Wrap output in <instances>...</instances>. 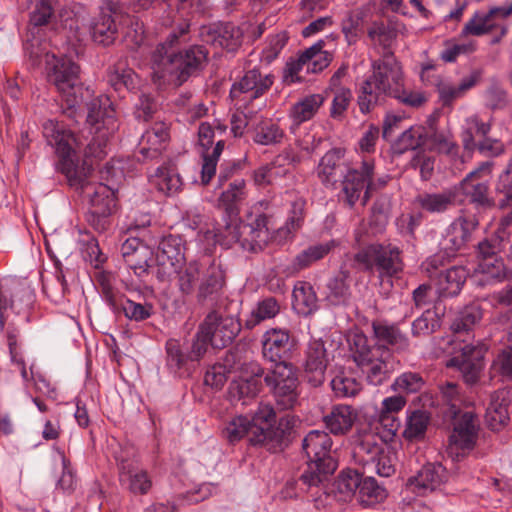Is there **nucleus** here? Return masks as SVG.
<instances>
[{"label": "nucleus", "mask_w": 512, "mask_h": 512, "mask_svg": "<svg viewBox=\"0 0 512 512\" xmlns=\"http://www.w3.org/2000/svg\"><path fill=\"white\" fill-rule=\"evenodd\" d=\"M99 285L103 301L116 317L124 315L130 321L142 322L154 314L152 303H140L129 299L115 288L106 276L100 277Z\"/></svg>", "instance_id": "13"}, {"label": "nucleus", "mask_w": 512, "mask_h": 512, "mask_svg": "<svg viewBox=\"0 0 512 512\" xmlns=\"http://www.w3.org/2000/svg\"><path fill=\"white\" fill-rule=\"evenodd\" d=\"M441 326L440 317L435 310L426 309L411 325V334L414 337H428Z\"/></svg>", "instance_id": "56"}, {"label": "nucleus", "mask_w": 512, "mask_h": 512, "mask_svg": "<svg viewBox=\"0 0 512 512\" xmlns=\"http://www.w3.org/2000/svg\"><path fill=\"white\" fill-rule=\"evenodd\" d=\"M242 29L231 22H216L203 25L199 37L205 44L220 47L228 52H236L243 42Z\"/></svg>", "instance_id": "18"}, {"label": "nucleus", "mask_w": 512, "mask_h": 512, "mask_svg": "<svg viewBox=\"0 0 512 512\" xmlns=\"http://www.w3.org/2000/svg\"><path fill=\"white\" fill-rule=\"evenodd\" d=\"M510 401L511 392L507 389H498L490 394L485 421L491 430H499L508 422V405Z\"/></svg>", "instance_id": "31"}, {"label": "nucleus", "mask_w": 512, "mask_h": 512, "mask_svg": "<svg viewBox=\"0 0 512 512\" xmlns=\"http://www.w3.org/2000/svg\"><path fill=\"white\" fill-rule=\"evenodd\" d=\"M455 194L451 191H443L440 193H421L415 203L428 213H444L454 205Z\"/></svg>", "instance_id": "48"}, {"label": "nucleus", "mask_w": 512, "mask_h": 512, "mask_svg": "<svg viewBox=\"0 0 512 512\" xmlns=\"http://www.w3.org/2000/svg\"><path fill=\"white\" fill-rule=\"evenodd\" d=\"M152 183L157 190L166 196L178 194L183 187V181L173 165H163L152 175Z\"/></svg>", "instance_id": "41"}, {"label": "nucleus", "mask_w": 512, "mask_h": 512, "mask_svg": "<svg viewBox=\"0 0 512 512\" xmlns=\"http://www.w3.org/2000/svg\"><path fill=\"white\" fill-rule=\"evenodd\" d=\"M357 105L363 115H367L382 105L389 97L371 75L367 76L356 88Z\"/></svg>", "instance_id": "35"}, {"label": "nucleus", "mask_w": 512, "mask_h": 512, "mask_svg": "<svg viewBox=\"0 0 512 512\" xmlns=\"http://www.w3.org/2000/svg\"><path fill=\"white\" fill-rule=\"evenodd\" d=\"M342 158L343 155L339 149H332L320 159L317 174L326 187L335 188L336 184L342 179L345 173Z\"/></svg>", "instance_id": "34"}, {"label": "nucleus", "mask_w": 512, "mask_h": 512, "mask_svg": "<svg viewBox=\"0 0 512 512\" xmlns=\"http://www.w3.org/2000/svg\"><path fill=\"white\" fill-rule=\"evenodd\" d=\"M189 33L190 23L181 19L171 28L166 40L159 43L153 51L152 79L158 86L179 87L205 68L209 52L203 45H192L178 50L189 41Z\"/></svg>", "instance_id": "2"}, {"label": "nucleus", "mask_w": 512, "mask_h": 512, "mask_svg": "<svg viewBox=\"0 0 512 512\" xmlns=\"http://www.w3.org/2000/svg\"><path fill=\"white\" fill-rule=\"evenodd\" d=\"M332 445L329 434L321 430H312L303 438L302 451L308 462L299 481L307 488L323 485L336 470L337 462L331 454Z\"/></svg>", "instance_id": "4"}, {"label": "nucleus", "mask_w": 512, "mask_h": 512, "mask_svg": "<svg viewBox=\"0 0 512 512\" xmlns=\"http://www.w3.org/2000/svg\"><path fill=\"white\" fill-rule=\"evenodd\" d=\"M202 322L210 323L212 347L222 349L230 345L241 331V323L235 316H222L218 311H210Z\"/></svg>", "instance_id": "21"}, {"label": "nucleus", "mask_w": 512, "mask_h": 512, "mask_svg": "<svg viewBox=\"0 0 512 512\" xmlns=\"http://www.w3.org/2000/svg\"><path fill=\"white\" fill-rule=\"evenodd\" d=\"M118 29L111 14L101 13L90 26V34L94 42L103 46L112 44L117 36Z\"/></svg>", "instance_id": "47"}, {"label": "nucleus", "mask_w": 512, "mask_h": 512, "mask_svg": "<svg viewBox=\"0 0 512 512\" xmlns=\"http://www.w3.org/2000/svg\"><path fill=\"white\" fill-rule=\"evenodd\" d=\"M373 336L376 345L372 348H381L396 351H406L410 347V341L407 335L401 331L397 323H391L387 320H376L372 322Z\"/></svg>", "instance_id": "25"}, {"label": "nucleus", "mask_w": 512, "mask_h": 512, "mask_svg": "<svg viewBox=\"0 0 512 512\" xmlns=\"http://www.w3.org/2000/svg\"><path fill=\"white\" fill-rule=\"evenodd\" d=\"M453 419L447 454L453 461L465 458L475 447L478 439L479 422L473 411H465Z\"/></svg>", "instance_id": "12"}, {"label": "nucleus", "mask_w": 512, "mask_h": 512, "mask_svg": "<svg viewBox=\"0 0 512 512\" xmlns=\"http://www.w3.org/2000/svg\"><path fill=\"white\" fill-rule=\"evenodd\" d=\"M324 95L320 93L301 97L289 109L288 117L292 121L291 131L296 130L301 124L311 120L323 106Z\"/></svg>", "instance_id": "33"}, {"label": "nucleus", "mask_w": 512, "mask_h": 512, "mask_svg": "<svg viewBox=\"0 0 512 512\" xmlns=\"http://www.w3.org/2000/svg\"><path fill=\"white\" fill-rule=\"evenodd\" d=\"M29 13V33L36 35L47 26L54 17L52 0H27Z\"/></svg>", "instance_id": "45"}, {"label": "nucleus", "mask_w": 512, "mask_h": 512, "mask_svg": "<svg viewBox=\"0 0 512 512\" xmlns=\"http://www.w3.org/2000/svg\"><path fill=\"white\" fill-rule=\"evenodd\" d=\"M107 82L117 92L130 91L136 86V75L130 68L113 67L107 72Z\"/></svg>", "instance_id": "58"}, {"label": "nucleus", "mask_w": 512, "mask_h": 512, "mask_svg": "<svg viewBox=\"0 0 512 512\" xmlns=\"http://www.w3.org/2000/svg\"><path fill=\"white\" fill-rule=\"evenodd\" d=\"M170 138L168 126L161 121L155 122L140 139V153L144 158L155 159L166 148Z\"/></svg>", "instance_id": "30"}, {"label": "nucleus", "mask_w": 512, "mask_h": 512, "mask_svg": "<svg viewBox=\"0 0 512 512\" xmlns=\"http://www.w3.org/2000/svg\"><path fill=\"white\" fill-rule=\"evenodd\" d=\"M260 381L257 378L239 379L230 383L228 388V399L231 403L248 405L260 392Z\"/></svg>", "instance_id": "46"}, {"label": "nucleus", "mask_w": 512, "mask_h": 512, "mask_svg": "<svg viewBox=\"0 0 512 512\" xmlns=\"http://www.w3.org/2000/svg\"><path fill=\"white\" fill-rule=\"evenodd\" d=\"M485 353L486 349L483 345L465 344L448 360L447 367L457 369L467 385H475L485 366Z\"/></svg>", "instance_id": "15"}, {"label": "nucleus", "mask_w": 512, "mask_h": 512, "mask_svg": "<svg viewBox=\"0 0 512 512\" xmlns=\"http://www.w3.org/2000/svg\"><path fill=\"white\" fill-rule=\"evenodd\" d=\"M468 127L461 134L462 144L465 150L473 151L476 148L474 134L483 138L491 131V123L483 122L478 115H472L465 120Z\"/></svg>", "instance_id": "54"}, {"label": "nucleus", "mask_w": 512, "mask_h": 512, "mask_svg": "<svg viewBox=\"0 0 512 512\" xmlns=\"http://www.w3.org/2000/svg\"><path fill=\"white\" fill-rule=\"evenodd\" d=\"M446 480V469L442 464L428 463L407 480V486L418 495H426L438 489Z\"/></svg>", "instance_id": "27"}, {"label": "nucleus", "mask_w": 512, "mask_h": 512, "mask_svg": "<svg viewBox=\"0 0 512 512\" xmlns=\"http://www.w3.org/2000/svg\"><path fill=\"white\" fill-rule=\"evenodd\" d=\"M430 417L426 411L415 410L406 420L403 436L409 441L420 440L424 438Z\"/></svg>", "instance_id": "55"}, {"label": "nucleus", "mask_w": 512, "mask_h": 512, "mask_svg": "<svg viewBox=\"0 0 512 512\" xmlns=\"http://www.w3.org/2000/svg\"><path fill=\"white\" fill-rule=\"evenodd\" d=\"M269 222L270 218L266 214L259 213L249 223L241 222L239 218L226 222L220 233L229 242L239 243L244 250L257 253L262 251L268 243Z\"/></svg>", "instance_id": "9"}, {"label": "nucleus", "mask_w": 512, "mask_h": 512, "mask_svg": "<svg viewBox=\"0 0 512 512\" xmlns=\"http://www.w3.org/2000/svg\"><path fill=\"white\" fill-rule=\"evenodd\" d=\"M50 59L51 62L47 63V68L44 71L45 78L65 100L68 110H73L81 101L80 67L65 56L51 57ZM73 112L71 111V113Z\"/></svg>", "instance_id": "8"}, {"label": "nucleus", "mask_w": 512, "mask_h": 512, "mask_svg": "<svg viewBox=\"0 0 512 512\" xmlns=\"http://www.w3.org/2000/svg\"><path fill=\"white\" fill-rule=\"evenodd\" d=\"M371 69L370 75L389 97L404 87L402 67L393 52H383L381 58L372 61Z\"/></svg>", "instance_id": "16"}, {"label": "nucleus", "mask_w": 512, "mask_h": 512, "mask_svg": "<svg viewBox=\"0 0 512 512\" xmlns=\"http://www.w3.org/2000/svg\"><path fill=\"white\" fill-rule=\"evenodd\" d=\"M224 437L230 442L235 443L241 440L245 435L252 434V427L247 416L239 415L232 418L223 430Z\"/></svg>", "instance_id": "63"}, {"label": "nucleus", "mask_w": 512, "mask_h": 512, "mask_svg": "<svg viewBox=\"0 0 512 512\" xmlns=\"http://www.w3.org/2000/svg\"><path fill=\"white\" fill-rule=\"evenodd\" d=\"M483 317V310L477 303H471L457 312L452 323L451 330L454 333L469 332L480 322Z\"/></svg>", "instance_id": "51"}, {"label": "nucleus", "mask_w": 512, "mask_h": 512, "mask_svg": "<svg viewBox=\"0 0 512 512\" xmlns=\"http://www.w3.org/2000/svg\"><path fill=\"white\" fill-rule=\"evenodd\" d=\"M119 469L120 481L127 484L131 493L145 495L149 492L152 481L146 471L133 468L127 461H122Z\"/></svg>", "instance_id": "43"}, {"label": "nucleus", "mask_w": 512, "mask_h": 512, "mask_svg": "<svg viewBox=\"0 0 512 512\" xmlns=\"http://www.w3.org/2000/svg\"><path fill=\"white\" fill-rule=\"evenodd\" d=\"M176 285L182 296L195 292L199 304H213L224 294L226 271L216 259L190 262L179 274Z\"/></svg>", "instance_id": "3"}, {"label": "nucleus", "mask_w": 512, "mask_h": 512, "mask_svg": "<svg viewBox=\"0 0 512 512\" xmlns=\"http://www.w3.org/2000/svg\"><path fill=\"white\" fill-rule=\"evenodd\" d=\"M328 356L325 343L320 339L311 340L304 351L302 362L303 377L312 387H319L325 381Z\"/></svg>", "instance_id": "19"}, {"label": "nucleus", "mask_w": 512, "mask_h": 512, "mask_svg": "<svg viewBox=\"0 0 512 512\" xmlns=\"http://www.w3.org/2000/svg\"><path fill=\"white\" fill-rule=\"evenodd\" d=\"M495 193L499 196L498 207L505 209L512 204V173L504 170L495 182Z\"/></svg>", "instance_id": "64"}, {"label": "nucleus", "mask_w": 512, "mask_h": 512, "mask_svg": "<svg viewBox=\"0 0 512 512\" xmlns=\"http://www.w3.org/2000/svg\"><path fill=\"white\" fill-rule=\"evenodd\" d=\"M478 226L474 216H459L446 229L441 242L446 255L455 253L466 246Z\"/></svg>", "instance_id": "23"}, {"label": "nucleus", "mask_w": 512, "mask_h": 512, "mask_svg": "<svg viewBox=\"0 0 512 512\" xmlns=\"http://www.w3.org/2000/svg\"><path fill=\"white\" fill-rule=\"evenodd\" d=\"M331 388L338 398L354 397L361 391V384L353 377L344 373L337 374L331 380Z\"/></svg>", "instance_id": "62"}, {"label": "nucleus", "mask_w": 512, "mask_h": 512, "mask_svg": "<svg viewBox=\"0 0 512 512\" xmlns=\"http://www.w3.org/2000/svg\"><path fill=\"white\" fill-rule=\"evenodd\" d=\"M477 50V42L469 40L467 42H457L454 39L444 42V48L440 52V59L445 63H455L459 56L470 55Z\"/></svg>", "instance_id": "59"}, {"label": "nucleus", "mask_w": 512, "mask_h": 512, "mask_svg": "<svg viewBox=\"0 0 512 512\" xmlns=\"http://www.w3.org/2000/svg\"><path fill=\"white\" fill-rule=\"evenodd\" d=\"M166 358L165 365L170 373L175 376L189 375L194 369L188 349L184 348L179 340L169 339L165 344Z\"/></svg>", "instance_id": "32"}, {"label": "nucleus", "mask_w": 512, "mask_h": 512, "mask_svg": "<svg viewBox=\"0 0 512 512\" xmlns=\"http://www.w3.org/2000/svg\"><path fill=\"white\" fill-rule=\"evenodd\" d=\"M50 45L46 41H40L35 35L32 39H28L24 44V52L33 67L44 65V71L47 68V63L51 62V57H57L55 53L50 50Z\"/></svg>", "instance_id": "52"}, {"label": "nucleus", "mask_w": 512, "mask_h": 512, "mask_svg": "<svg viewBox=\"0 0 512 512\" xmlns=\"http://www.w3.org/2000/svg\"><path fill=\"white\" fill-rule=\"evenodd\" d=\"M367 36L374 45H378L383 52H392L391 47L398 36L394 23L374 21L367 30Z\"/></svg>", "instance_id": "49"}, {"label": "nucleus", "mask_w": 512, "mask_h": 512, "mask_svg": "<svg viewBox=\"0 0 512 512\" xmlns=\"http://www.w3.org/2000/svg\"><path fill=\"white\" fill-rule=\"evenodd\" d=\"M274 76L263 74L260 69L253 68L244 73L239 81L232 84L230 96L238 97L240 94H249L250 99H257L264 95L273 85Z\"/></svg>", "instance_id": "26"}, {"label": "nucleus", "mask_w": 512, "mask_h": 512, "mask_svg": "<svg viewBox=\"0 0 512 512\" xmlns=\"http://www.w3.org/2000/svg\"><path fill=\"white\" fill-rule=\"evenodd\" d=\"M252 434L249 443L269 452H280L285 447L287 431L293 426L294 418L284 416L276 425V412L272 404L260 402L249 418Z\"/></svg>", "instance_id": "5"}, {"label": "nucleus", "mask_w": 512, "mask_h": 512, "mask_svg": "<svg viewBox=\"0 0 512 512\" xmlns=\"http://www.w3.org/2000/svg\"><path fill=\"white\" fill-rule=\"evenodd\" d=\"M262 355L265 360L274 363V368L293 365L289 362L294 344L290 331L285 328H270L261 338Z\"/></svg>", "instance_id": "17"}, {"label": "nucleus", "mask_w": 512, "mask_h": 512, "mask_svg": "<svg viewBox=\"0 0 512 512\" xmlns=\"http://www.w3.org/2000/svg\"><path fill=\"white\" fill-rule=\"evenodd\" d=\"M428 133L423 126H410L393 142L391 148L394 154L402 155L414 151L426 144Z\"/></svg>", "instance_id": "44"}, {"label": "nucleus", "mask_w": 512, "mask_h": 512, "mask_svg": "<svg viewBox=\"0 0 512 512\" xmlns=\"http://www.w3.org/2000/svg\"><path fill=\"white\" fill-rule=\"evenodd\" d=\"M458 190L476 207H491L493 205V200L489 197L487 179L473 178V173H468L460 181Z\"/></svg>", "instance_id": "36"}, {"label": "nucleus", "mask_w": 512, "mask_h": 512, "mask_svg": "<svg viewBox=\"0 0 512 512\" xmlns=\"http://www.w3.org/2000/svg\"><path fill=\"white\" fill-rule=\"evenodd\" d=\"M468 271L463 266H452L441 272L436 279L437 293L439 297L457 296L466 282Z\"/></svg>", "instance_id": "38"}, {"label": "nucleus", "mask_w": 512, "mask_h": 512, "mask_svg": "<svg viewBox=\"0 0 512 512\" xmlns=\"http://www.w3.org/2000/svg\"><path fill=\"white\" fill-rule=\"evenodd\" d=\"M86 123L89 125V133L114 134L118 129V121L115 116L109 98L97 97L87 104Z\"/></svg>", "instance_id": "22"}, {"label": "nucleus", "mask_w": 512, "mask_h": 512, "mask_svg": "<svg viewBox=\"0 0 512 512\" xmlns=\"http://www.w3.org/2000/svg\"><path fill=\"white\" fill-rule=\"evenodd\" d=\"M361 270L377 273L381 287L387 294L393 287L392 278L404 269L401 249L392 243H372L354 255Z\"/></svg>", "instance_id": "6"}, {"label": "nucleus", "mask_w": 512, "mask_h": 512, "mask_svg": "<svg viewBox=\"0 0 512 512\" xmlns=\"http://www.w3.org/2000/svg\"><path fill=\"white\" fill-rule=\"evenodd\" d=\"M351 356L356 365L365 374L370 385L380 386L389 378V359L391 352L381 348H372L363 333H354L349 339Z\"/></svg>", "instance_id": "7"}, {"label": "nucleus", "mask_w": 512, "mask_h": 512, "mask_svg": "<svg viewBox=\"0 0 512 512\" xmlns=\"http://www.w3.org/2000/svg\"><path fill=\"white\" fill-rule=\"evenodd\" d=\"M284 130L272 121L261 122L255 130L253 140L260 145H275L284 138Z\"/></svg>", "instance_id": "60"}, {"label": "nucleus", "mask_w": 512, "mask_h": 512, "mask_svg": "<svg viewBox=\"0 0 512 512\" xmlns=\"http://www.w3.org/2000/svg\"><path fill=\"white\" fill-rule=\"evenodd\" d=\"M279 410H292L299 404V382L294 365H282L273 368L264 376Z\"/></svg>", "instance_id": "11"}, {"label": "nucleus", "mask_w": 512, "mask_h": 512, "mask_svg": "<svg viewBox=\"0 0 512 512\" xmlns=\"http://www.w3.org/2000/svg\"><path fill=\"white\" fill-rule=\"evenodd\" d=\"M324 41L319 40L303 51L304 59L307 61V73H319L327 68L333 59V55L323 50Z\"/></svg>", "instance_id": "53"}, {"label": "nucleus", "mask_w": 512, "mask_h": 512, "mask_svg": "<svg viewBox=\"0 0 512 512\" xmlns=\"http://www.w3.org/2000/svg\"><path fill=\"white\" fill-rule=\"evenodd\" d=\"M375 172L373 158L365 157L360 162L345 168L340 180L341 194L344 203L353 208L358 201L365 206L371 198V179Z\"/></svg>", "instance_id": "10"}, {"label": "nucleus", "mask_w": 512, "mask_h": 512, "mask_svg": "<svg viewBox=\"0 0 512 512\" xmlns=\"http://www.w3.org/2000/svg\"><path fill=\"white\" fill-rule=\"evenodd\" d=\"M351 456L353 461L368 468L381 455L384 446L377 441L374 433L370 431H357L350 437Z\"/></svg>", "instance_id": "24"}, {"label": "nucleus", "mask_w": 512, "mask_h": 512, "mask_svg": "<svg viewBox=\"0 0 512 512\" xmlns=\"http://www.w3.org/2000/svg\"><path fill=\"white\" fill-rule=\"evenodd\" d=\"M439 397L448 406L447 415L456 416L463 413L459 406L462 403L460 387L454 382H445L439 385Z\"/></svg>", "instance_id": "61"}, {"label": "nucleus", "mask_w": 512, "mask_h": 512, "mask_svg": "<svg viewBox=\"0 0 512 512\" xmlns=\"http://www.w3.org/2000/svg\"><path fill=\"white\" fill-rule=\"evenodd\" d=\"M281 311L278 299L273 296H266L259 299L250 313L244 320V327L248 330L254 329L262 322L274 319Z\"/></svg>", "instance_id": "40"}, {"label": "nucleus", "mask_w": 512, "mask_h": 512, "mask_svg": "<svg viewBox=\"0 0 512 512\" xmlns=\"http://www.w3.org/2000/svg\"><path fill=\"white\" fill-rule=\"evenodd\" d=\"M209 325L210 323L208 322L200 323L198 330L192 339L191 346L187 348L190 359L194 365L204 357L208 350V346H212L211 335L208 333Z\"/></svg>", "instance_id": "57"}, {"label": "nucleus", "mask_w": 512, "mask_h": 512, "mask_svg": "<svg viewBox=\"0 0 512 512\" xmlns=\"http://www.w3.org/2000/svg\"><path fill=\"white\" fill-rule=\"evenodd\" d=\"M357 419V412L352 406L339 404L332 407L323 421L329 432L335 436L345 435Z\"/></svg>", "instance_id": "37"}, {"label": "nucleus", "mask_w": 512, "mask_h": 512, "mask_svg": "<svg viewBox=\"0 0 512 512\" xmlns=\"http://www.w3.org/2000/svg\"><path fill=\"white\" fill-rule=\"evenodd\" d=\"M184 244L178 235H166L160 238L155 255L154 274L160 282H169L172 277L178 279L184 271Z\"/></svg>", "instance_id": "14"}, {"label": "nucleus", "mask_w": 512, "mask_h": 512, "mask_svg": "<svg viewBox=\"0 0 512 512\" xmlns=\"http://www.w3.org/2000/svg\"><path fill=\"white\" fill-rule=\"evenodd\" d=\"M246 198V182L243 178L231 181L218 199V208L222 211L224 224L237 220L239 206Z\"/></svg>", "instance_id": "28"}, {"label": "nucleus", "mask_w": 512, "mask_h": 512, "mask_svg": "<svg viewBox=\"0 0 512 512\" xmlns=\"http://www.w3.org/2000/svg\"><path fill=\"white\" fill-rule=\"evenodd\" d=\"M214 130L209 123H201L198 128V145L201 148L203 159L201 168V182L207 185L216 173V166L224 149V141L219 140L212 148Z\"/></svg>", "instance_id": "20"}, {"label": "nucleus", "mask_w": 512, "mask_h": 512, "mask_svg": "<svg viewBox=\"0 0 512 512\" xmlns=\"http://www.w3.org/2000/svg\"><path fill=\"white\" fill-rule=\"evenodd\" d=\"M43 136L47 144L54 148L57 158L54 163L56 172L65 176L70 187L89 197L90 209L113 212L116 207L115 193L103 183L88 182L91 167L84 164L80 166L76 153L79 142L73 132L63 123L47 120L43 124Z\"/></svg>", "instance_id": "1"}, {"label": "nucleus", "mask_w": 512, "mask_h": 512, "mask_svg": "<svg viewBox=\"0 0 512 512\" xmlns=\"http://www.w3.org/2000/svg\"><path fill=\"white\" fill-rule=\"evenodd\" d=\"M334 247V241L317 243L308 246L299 252L287 266L286 272L289 275L296 274L317 261L323 259Z\"/></svg>", "instance_id": "39"}, {"label": "nucleus", "mask_w": 512, "mask_h": 512, "mask_svg": "<svg viewBox=\"0 0 512 512\" xmlns=\"http://www.w3.org/2000/svg\"><path fill=\"white\" fill-rule=\"evenodd\" d=\"M292 297L293 308L299 315L309 316L318 309V298L313 286L309 282H297L294 286Z\"/></svg>", "instance_id": "42"}, {"label": "nucleus", "mask_w": 512, "mask_h": 512, "mask_svg": "<svg viewBox=\"0 0 512 512\" xmlns=\"http://www.w3.org/2000/svg\"><path fill=\"white\" fill-rule=\"evenodd\" d=\"M350 276V270L343 263L338 272L328 279L325 300L329 305L347 306L350 303L352 297Z\"/></svg>", "instance_id": "29"}, {"label": "nucleus", "mask_w": 512, "mask_h": 512, "mask_svg": "<svg viewBox=\"0 0 512 512\" xmlns=\"http://www.w3.org/2000/svg\"><path fill=\"white\" fill-rule=\"evenodd\" d=\"M387 497L385 487L372 476H364L359 485L357 498L363 507H371L384 501Z\"/></svg>", "instance_id": "50"}]
</instances>
